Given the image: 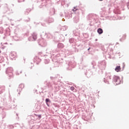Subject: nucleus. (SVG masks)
<instances>
[{"instance_id":"f257e3e1","label":"nucleus","mask_w":129,"mask_h":129,"mask_svg":"<svg viewBox=\"0 0 129 129\" xmlns=\"http://www.w3.org/2000/svg\"><path fill=\"white\" fill-rule=\"evenodd\" d=\"M97 32L98 33V34H99L100 35L102 34V33H103V30H102V29L101 28H99L97 30Z\"/></svg>"},{"instance_id":"f03ea898","label":"nucleus","mask_w":129,"mask_h":129,"mask_svg":"<svg viewBox=\"0 0 129 129\" xmlns=\"http://www.w3.org/2000/svg\"><path fill=\"white\" fill-rule=\"evenodd\" d=\"M33 41H35V40L37 39V35H36L35 34H33Z\"/></svg>"},{"instance_id":"7ed1b4c3","label":"nucleus","mask_w":129,"mask_h":129,"mask_svg":"<svg viewBox=\"0 0 129 129\" xmlns=\"http://www.w3.org/2000/svg\"><path fill=\"white\" fill-rule=\"evenodd\" d=\"M74 89H75L74 87H71V90H72V91H73V90H74Z\"/></svg>"},{"instance_id":"20e7f679","label":"nucleus","mask_w":129,"mask_h":129,"mask_svg":"<svg viewBox=\"0 0 129 129\" xmlns=\"http://www.w3.org/2000/svg\"><path fill=\"white\" fill-rule=\"evenodd\" d=\"M45 101L46 102H49V99H46Z\"/></svg>"},{"instance_id":"39448f33","label":"nucleus","mask_w":129,"mask_h":129,"mask_svg":"<svg viewBox=\"0 0 129 129\" xmlns=\"http://www.w3.org/2000/svg\"><path fill=\"white\" fill-rule=\"evenodd\" d=\"M73 11V12H76V11H77V9H74Z\"/></svg>"},{"instance_id":"423d86ee","label":"nucleus","mask_w":129,"mask_h":129,"mask_svg":"<svg viewBox=\"0 0 129 129\" xmlns=\"http://www.w3.org/2000/svg\"><path fill=\"white\" fill-rule=\"evenodd\" d=\"M39 117H41V115H38Z\"/></svg>"},{"instance_id":"0eeeda50","label":"nucleus","mask_w":129,"mask_h":129,"mask_svg":"<svg viewBox=\"0 0 129 129\" xmlns=\"http://www.w3.org/2000/svg\"><path fill=\"white\" fill-rule=\"evenodd\" d=\"M128 8L129 9V5L127 6Z\"/></svg>"},{"instance_id":"6e6552de","label":"nucleus","mask_w":129,"mask_h":129,"mask_svg":"<svg viewBox=\"0 0 129 129\" xmlns=\"http://www.w3.org/2000/svg\"><path fill=\"white\" fill-rule=\"evenodd\" d=\"M100 1H102V0H100Z\"/></svg>"}]
</instances>
